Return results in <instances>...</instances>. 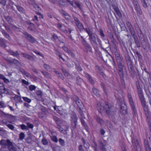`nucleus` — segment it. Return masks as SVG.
Masks as SVG:
<instances>
[{"label":"nucleus","instance_id":"43","mask_svg":"<svg viewBox=\"0 0 151 151\" xmlns=\"http://www.w3.org/2000/svg\"><path fill=\"white\" fill-rule=\"evenodd\" d=\"M14 99L16 102H20L22 101L21 97L17 95H15Z\"/></svg>","mask_w":151,"mask_h":151},{"label":"nucleus","instance_id":"62","mask_svg":"<svg viewBox=\"0 0 151 151\" xmlns=\"http://www.w3.org/2000/svg\"><path fill=\"white\" fill-rule=\"evenodd\" d=\"M109 36L112 41L114 42L115 40L113 34L110 33H109Z\"/></svg>","mask_w":151,"mask_h":151},{"label":"nucleus","instance_id":"50","mask_svg":"<svg viewBox=\"0 0 151 151\" xmlns=\"http://www.w3.org/2000/svg\"><path fill=\"white\" fill-rule=\"evenodd\" d=\"M96 120L97 122H99L101 125H103L104 124V121L101 119L100 117H97Z\"/></svg>","mask_w":151,"mask_h":151},{"label":"nucleus","instance_id":"61","mask_svg":"<svg viewBox=\"0 0 151 151\" xmlns=\"http://www.w3.org/2000/svg\"><path fill=\"white\" fill-rule=\"evenodd\" d=\"M134 42L136 45V46L137 47L139 48L140 47V43L139 40H136Z\"/></svg>","mask_w":151,"mask_h":151},{"label":"nucleus","instance_id":"44","mask_svg":"<svg viewBox=\"0 0 151 151\" xmlns=\"http://www.w3.org/2000/svg\"><path fill=\"white\" fill-rule=\"evenodd\" d=\"M67 2H68L70 4H71L72 6L75 8H77V3H73V1H71L70 0H66Z\"/></svg>","mask_w":151,"mask_h":151},{"label":"nucleus","instance_id":"42","mask_svg":"<svg viewBox=\"0 0 151 151\" xmlns=\"http://www.w3.org/2000/svg\"><path fill=\"white\" fill-rule=\"evenodd\" d=\"M41 142L45 145H48L49 144L48 141L45 138H43L41 140Z\"/></svg>","mask_w":151,"mask_h":151},{"label":"nucleus","instance_id":"17","mask_svg":"<svg viewBox=\"0 0 151 151\" xmlns=\"http://www.w3.org/2000/svg\"><path fill=\"white\" fill-rule=\"evenodd\" d=\"M7 41L4 38L0 37V46L3 47L5 48L6 47Z\"/></svg>","mask_w":151,"mask_h":151},{"label":"nucleus","instance_id":"8","mask_svg":"<svg viewBox=\"0 0 151 151\" xmlns=\"http://www.w3.org/2000/svg\"><path fill=\"white\" fill-rule=\"evenodd\" d=\"M72 99L77 104L79 108L83 109V105L81 100L76 95L72 96Z\"/></svg>","mask_w":151,"mask_h":151},{"label":"nucleus","instance_id":"59","mask_svg":"<svg viewBox=\"0 0 151 151\" xmlns=\"http://www.w3.org/2000/svg\"><path fill=\"white\" fill-rule=\"evenodd\" d=\"M25 137V134L23 132H21L19 135V139L20 140H23Z\"/></svg>","mask_w":151,"mask_h":151},{"label":"nucleus","instance_id":"33","mask_svg":"<svg viewBox=\"0 0 151 151\" xmlns=\"http://www.w3.org/2000/svg\"><path fill=\"white\" fill-rule=\"evenodd\" d=\"M76 25L79 29L80 31L84 30L86 31V30H85L86 29H88V28H84L83 25L80 22H79V23L76 24Z\"/></svg>","mask_w":151,"mask_h":151},{"label":"nucleus","instance_id":"64","mask_svg":"<svg viewBox=\"0 0 151 151\" xmlns=\"http://www.w3.org/2000/svg\"><path fill=\"white\" fill-rule=\"evenodd\" d=\"M41 72L42 73V74L45 76V77H47L49 76V74L48 72L45 71H41Z\"/></svg>","mask_w":151,"mask_h":151},{"label":"nucleus","instance_id":"16","mask_svg":"<svg viewBox=\"0 0 151 151\" xmlns=\"http://www.w3.org/2000/svg\"><path fill=\"white\" fill-rule=\"evenodd\" d=\"M129 69V73L130 74L132 78H134L135 76L134 70L133 69V65H131L130 66H128Z\"/></svg>","mask_w":151,"mask_h":151},{"label":"nucleus","instance_id":"15","mask_svg":"<svg viewBox=\"0 0 151 151\" xmlns=\"http://www.w3.org/2000/svg\"><path fill=\"white\" fill-rule=\"evenodd\" d=\"M21 55H22V57L24 58L33 61H35V58L32 56L26 53L22 52L20 54Z\"/></svg>","mask_w":151,"mask_h":151},{"label":"nucleus","instance_id":"20","mask_svg":"<svg viewBox=\"0 0 151 151\" xmlns=\"http://www.w3.org/2000/svg\"><path fill=\"white\" fill-rule=\"evenodd\" d=\"M52 119L56 123L57 126L61 125L62 124V121L56 116H53Z\"/></svg>","mask_w":151,"mask_h":151},{"label":"nucleus","instance_id":"40","mask_svg":"<svg viewBox=\"0 0 151 151\" xmlns=\"http://www.w3.org/2000/svg\"><path fill=\"white\" fill-rule=\"evenodd\" d=\"M43 66L44 68L47 71H50L51 70L50 66L46 64H44Z\"/></svg>","mask_w":151,"mask_h":151},{"label":"nucleus","instance_id":"29","mask_svg":"<svg viewBox=\"0 0 151 151\" xmlns=\"http://www.w3.org/2000/svg\"><path fill=\"white\" fill-rule=\"evenodd\" d=\"M78 119V118L77 117V115L75 114L72 115L71 116V122H77Z\"/></svg>","mask_w":151,"mask_h":151},{"label":"nucleus","instance_id":"3","mask_svg":"<svg viewBox=\"0 0 151 151\" xmlns=\"http://www.w3.org/2000/svg\"><path fill=\"white\" fill-rule=\"evenodd\" d=\"M104 107V110H105L106 114L108 115L109 118H112L116 114V108L107 102H106Z\"/></svg>","mask_w":151,"mask_h":151},{"label":"nucleus","instance_id":"58","mask_svg":"<svg viewBox=\"0 0 151 151\" xmlns=\"http://www.w3.org/2000/svg\"><path fill=\"white\" fill-rule=\"evenodd\" d=\"M135 53L137 55L138 57V60L139 61L141 59H142V56L140 53L138 51H136L135 52Z\"/></svg>","mask_w":151,"mask_h":151},{"label":"nucleus","instance_id":"37","mask_svg":"<svg viewBox=\"0 0 151 151\" xmlns=\"http://www.w3.org/2000/svg\"><path fill=\"white\" fill-rule=\"evenodd\" d=\"M83 80L79 76L76 78V83L78 85L81 86L83 81Z\"/></svg>","mask_w":151,"mask_h":151},{"label":"nucleus","instance_id":"60","mask_svg":"<svg viewBox=\"0 0 151 151\" xmlns=\"http://www.w3.org/2000/svg\"><path fill=\"white\" fill-rule=\"evenodd\" d=\"M29 90L30 91H32L35 90L36 87L33 85H31L29 86Z\"/></svg>","mask_w":151,"mask_h":151},{"label":"nucleus","instance_id":"34","mask_svg":"<svg viewBox=\"0 0 151 151\" xmlns=\"http://www.w3.org/2000/svg\"><path fill=\"white\" fill-rule=\"evenodd\" d=\"M62 70L65 76L68 78L70 76V75L67 71L64 68H62Z\"/></svg>","mask_w":151,"mask_h":151},{"label":"nucleus","instance_id":"49","mask_svg":"<svg viewBox=\"0 0 151 151\" xmlns=\"http://www.w3.org/2000/svg\"><path fill=\"white\" fill-rule=\"evenodd\" d=\"M77 122H71V127L73 129H76L77 127Z\"/></svg>","mask_w":151,"mask_h":151},{"label":"nucleus","instance_id":"54","mask_svg":"<svg viewBox=\"0 0 151 151\" xmlns=\"http://www.w3.org/2000/svg\"><path fill=\"white\" fill-rule=\"evenodd\" d=\"M59 141L60 144L62 146H65V141L61 138H60L59 139Z\"/></svg>","mask_w":151,"mask_h":151},{"label":"nucleus","instance_id":"1","mask_svg":"<svg viewBox=\"0 0 151 151\" xmlns=\"http://www.w3.org/2000/svg\"><path fill=\"white\" fill-rule=\"evenodd\" d=\"M85 30L89 36L88 40L91 44L92 45H96L97 44V41L99 43L100 47L104 50V49L102 47L101 41L99 37L96 34L93 33L89 29H86Z\"/></svg>","mask_w":151,"mask_h":151},{"label":"nucleus","instance_id":"31","mask_svg":"<svg viewBox=\"0 0 151 151\" xmlns=\"http://www.w3.org/2000/svg\"><path fill=\"white\" fill-rule=\"evenodd\" d=\"M116 14L114 13V14L115 15V17L116 18H121L122 17V14L119 10V9H118L115 11Z\"/></svg>","mask_w":151,"mask_h":151},{"label":"nucleus","instance_id":"55","mask_svg":"<svg viewBox=\"0 0 151 151\" xmlns=\"http://www.w3.org/2000/svg\"><path fill=\"white\" fill-rule=\"evenodd\" d=\"M0 144L2 145H7V140H5L4 139H2L0 141Z\"/></svg>","mask_w":151,"mask_h":151},{"label":"nucleus","instance_id":"13","mask_svg":"<svg viewBox=\"0 0 151 151\" xmlns=\"http://www.w3.org/2000/svg\"><path fill=\"white\" fill-rule=\"evenodd\" d=\"M7 52L10 55H12L14 57H16L18 59H19V58H20V57L19 56L20 54L19 53L18 51H16L14 52L11 49H9L7 50Z\"/></svg>","mask_w":151,"mask_h":151},{"label":"nucleus","instance_id":"53","mask_svg":"<svg viewBox=\"0 0 151 151\" xmlns=\"http://www.w3.org/2000/svg\"><path fill=\"white\" fill-rule=\"evenodd\" d=\"M99 33L100 35L101 36V37L102 38L104 39V38L105 37V35L104 33L103 30L101 28L99 29Z\"/></svg>","mask_w":151,"mask_h":151},{"label":"nucleus","instance_id":"2","mask_svg":"<svg viewBox=\"0 0 151 151\" xmlns=\"http://www.w3.org/2000/svg\"><path fill=\"white\" fill-rule=\"evenodd\" d=\"M117 63L118 68L117 70L121 79V81L122 86L125 88V84L124 79V73L123 68H125L124 65V61H122Z\"/></svg>","mask_w":151,"mask_h":151},{"label":"nucleus","instance_id":"5","mask_svg":"<svg viewBox=\"0 0 151 151\" xmlns=\"http://www.w3.org/2000/svg\"><path fill=\"white\" fill-rule=\"evenodd\" d=\"M144 147L146 151H151V138L148 136L144 141Z\"/></svg>","mask_w":151,"mask_h":151},{"label":"nucleus","instance_id":"38","mask_svg":"<svg viewBox=\"0 0 151 151\" xmlns=\"http://www.w3.org/2000/svg\"><path fill=\"white\" fill-rule=\"evenodd\" d=\"M100 149L102 151H106V148L105 147V145L102 142H100L99 143Z\"/></svg>","mask_w":151,"mask_h":151},{"label":"nucleus","instance_id":"51","mask_svg":"<svg viewBox=\"0 0 151 151\" xmlns=\"http://www.w3.org/2000/svg\"><path fill=\"white\" fill-rule=\"evenodd\" d=\"M137 11V14L139 15H142V12L140 6L135 9Z\"/></svg>","mask_w":151,"mask_h":151},{"label":"nucleus","instance_id":"6","mask_svg":"<svg viewBox=\"0 0 151 151\" xmlns=\"http://www.w3.org/2000/svg\"><path fill=\"white\" fill-rule=\"evenodd\" d=\"M125 50L124 52V55L125 61L128 66L132 65V61L131 60V58L130 56L129 53L126 47L125 48Z\"/></svg>","mask_w":151,"mask_h":151},{"label":"nucleus","instance_id":"9","mask_svg":"<svg viewBox=\"0 0 151 151\" xmlns=\"http://www.w3.org/2000/svg\"><path fill=\"white\" fill-rule=\"evenodd\" d=\"M7 146L9 151H17L16 147L13 145V143L8 139H7Z\"/></svg>","mask_w":151,"mask_h":151},{"label":"nucleus","instance_id":"47","mask_svg":"<svg viewBox=\"0 0 151 151\" xmlns=\"http://www.w3.org/2000/svg\"><path fill=\"white\" fill-rule=\"evenodd\" d=\"M96 107L98 109H102L103 110L104 109V106H102L101 103L100 102H98L97 103Z\"/></svg>","mask_w":151,"mask_h":151},{"label":"nucleus","instance_id":"19","mask_svg":"<svg viewBox=\"0 0 151 151\" xmlns=\"http://www.w3.org/2000/svg\"><path fill=\"white\" fill-rule=\"evenodd\" d=\"M137 34L140 40H142L143 37H144V34L140 28L136 30Z\"/></svg>","mask_w":151,"mask_h":151},{"label":"nucleus","instance_id":"46","mask_svg":"<svg viewBox=\"0 0 151 151\" xmlns=\"http://www.w3.org/2000/svg\"><path fill=\"white\" fill-rule=\"evenodd\" d=\"M25 142L28 144L32 143V139L31 136H29L25 139Z\"/></svg>","mask_w":151,"mask_h":151},{"label":"nucleus","instance_id":"36","mask_svg":"<svg viewBox=\"0 0 151 151\" xmlns=\"http://www.w3.org/2000/svg\"><path fill=\"white\" fill-rule=\"evenodd\" d=\"M4 17L9 24H11L12 20L11 17L9 16H4Z\"/></svg>","mask_w":151,"mask_h":151},{"label":"nucleus","instance_id":"48","mask_svg":"<svg viewBox=\"0 0 151 151\" xmlns=\"http://www.w3.org/2000/svg\"><path fill=\"white\" fill-rule=\"evenodd\" d=\"M6 91V89L4 86H0V92L1 93H4Z\"/></svg>","mask_w":151,"mask_h":151},{"label":"nucleus","instance_id":"11","mask_svg":"<svg viewBox=\"0 0 151 151\" xmlns=\"http://www.w3.org/2000/svg\"><path fill=\"white\" fill-rule=\"evenodd\" d=\"M1 115L4 118L7 119L9 120H14L15 119V117L14 116L8 114H6L2 111L1 114Z\"/></svg>","mask_w":151,"mask_h":151},{"label":"nucleus","instance_id":"56","mask_svg":"<svg viewBox=\"0 0 151 151\" xmlns=\"http://www.w3.org/2000/svg\"><path fill=\"white\" fill-rule=\"evenodd\" d=\"M20 126L21 128V129L23 130H28L29 128L28 127L24 124H22V125H20Z\"/></svg>","mask_w":151,"mask_h":151},{"label":"nucleus","instance_id":"14","mask_svg":"<svg viewBox=\"0 0 151 151\" xmlns=\"http://www.w3.org/2000/svg\"><path fill=\"white\" fill-rule=\"evenodd\" d=\"M2 122L3 124L6 125L10 129L13 131L14 130V127L12 124L8 123V122L12 123V122L11 121H9L8 122L4 119L2 120Z\"/></svg>","mask_w":151,"mask_h":151},{"label":"nucleus","instance_id":"27","mask_svg":"<svg viewBox=\"0 0 151 151\" xmlns=\"http://www.w3.org/2000/svg\"><path fill=\"white\" fill-rule=\"evenodd\" d=\"M55 127L58 129L60 132L64 134H67V130L64 129L63 128L61 127L60 125H57Z\"/></svg>","mask_w":151,"mask_h":151},{"label":"nucleus","instance_id":"30","mask_svg":"<svg viewBox=\"0 0 151 151\" xmlns=\"http://www.w3.org/2000/svg\"><path fill=\"white\" fill-rule=\"evenodd\" d=\"M12 64H14L16 66H18L21 65V63L20 62L15 58L12 59Z\"/></svg>","mask_w":151,"mask_h":151},{"label":"nucleus","instance_id":"25","mask_svg":"<svg viewBox=\"0 0 151 151\" xmlns=\"http://www.w3.org/2000/svg\"><path fill=\"white\" fill-rule=\"evenodd\" d=\"M145 114L147 118L146 121L149 125H151V122L150 121V116L149 114L148 111H145Z\"/></svg>","mask_w":151,"mask_h":151},{"label":"nucleus","instance_id":"28","mask_svg":"<svg viewBox=\"0 0 151 151\" xmlns=\"http://www.w3.org/2000/svg\"><path fill=\"white\" fill-rule=\"evenodd\" d=\"M18 10L21 14H25V10L23 8L19 5H15Z\"/></svg>","mask_w":151,"mask_h":151},{"label":"nucleus","instance_id":"10","mask_svg":"<svg viewBox=\"0 0 151 151\" xmlns=\"http://www.w3.org/2000/svg\"><path fill=\"white\" fill-rule=\"evenodd\" d=\"M114 52L117 63L124 61L123 58L122 56H120V54L118 52L116 48H114Z\"/></svg>","mask_w":151,"mask_h":151},{"label":"nucleus","instance_id":"23","mask_svg":"<svg viewBox=\"0 0 151 151\" xmlns=\"http://www.w3.org/2000/svg\"><path fill=\"white\" fill-rule=\"evenodd\" d=\"M84 76L88 78L89 81L92 84H94L95 83V82L92 79L91 76L87 73H84Z\"/></svg>","mask_w":151,"mask_h":151},{"label":"nucleus","instance_id":"12","mask_svg":"<svg viewBox=\"0 0 151 151\" xmlns=\"http://www.w3.org/2000/svg\"><path fill=\"white\" fill-rule=\"evenodd\" d=\"M24 34L25 36V38L28 40L30 42L32 43L35 42V39L32 35L29 34L26 32H25Z\"/></svg>","mask_w":151,"mask_h":151},{"label":"nucleus","instance_id":"52","mask_svg":"<svg viewBox=\"0 0 151 151\" xmlns=\"http://www.w3.org/2000/svg\"><path fill=\"white\" fill-rule=\"evenodd\" d=\"M85 47L87 50V52L89 51L91 52H92V49L89 44H88V45L86 46Z\"/></svg>","mask_w":151,"mask_h":151},{"label":"nucleus","instance_id":"35","mask_svg":"<svg viewBox=\"0 0 151 151\" xmlns=\"http://www.w3.org/2000/svg\"><path fill=\"white\" fill-rule=\"evenodd\" d=\"M142 40H141L140 41V43L142 45L143 47H146L147 45L146 42L145 40L144 37H143Z\"/></svg>","mask_w":151,"mask_h":151},{"label":"nucleus","instance_id":"32","mask_svg":"<svg viewBox=\"0 0 151 151\" xmlns=\"http://www.w3.org/2000/svg\"><path fill=\"white\" fill-rule=\"evenodd\" d=\"M141 3L143 7L145 9L148 7L147 5L148 0H140Z\"/></svg>","mask_w":151,"mask_h":151},{"label":"nucleus","instance_id":"57","mask_svg":"<svg viewBox=\"0 0 151 151\" xmlns=\"http://www.w3.org/2000/svg\"><path fill=\"white\" fill-rule=\"evenodd\" d=\"M22 99L25 102H27L28 103H30L31 101L30 99L27 97H23Z\"/></svg>","mask_w":151,"mask_h":151},{"label":"nucleus","instance_id":"41","mask_svg":"<svg viewBox=\"0 0 151 151\" xmlns=\"http://www.w3.org/2000/svg\"><path fill=\"white\" fill-rule=\"evenodd\" d=\"M92 91L93 93L96 96H99L100 94H99V91L95 88H93L92 89Z\"/></svg>","mask_w":151,"mask_h":151},{"label":"nucleus","instance_id":"63","mask_svg":"<svg viewBox=\"0 0 151 151\" xmlns=\"http://www.w3.org/2000/svg\"><path fill=\"white\" fill-rule=\"evenodd\" d=\"M35 93L38 96H42V92L40 90L36 91Z\"/></svg>","mask_w":151,"mask_h":151},{"label":"nucleus","instance_id":"22","mask_svg":"<svg viewBox=\"0 0 151 151\" xmlns=\"http://www.w3.org/2000/svg\"><path fill=\"white\" fill-rule=\"evenodd\" d=\"M144 89L148 97H150V94H151V93L149 87L147 85L145 84L144 86Z\"/></svg>","mask_w":151,"mask_h":151},{"label":"nucleus","instance_id":"45","mask_svg":"<svg viewBox=\"0 0 151 151\" xmlns=\"http://www.w3.org/2000/svg\"><path fill=\"white\" fill-rule=\"evenodd\" d=\"M82 109V108H79V110L78 111V112L81 116L80 117H79L80 119L81 118L82 119L85 118V117L84 116V115L83 113V111L81 109Z\"/></svg>","mask_w":151,"mask_h":151},{"label":"nucleus","instance_id":"24","mask_svg":"<svg viewBox=\"0 0 151 151\" xmlns=\"http://www.w3.org/2000/svg\"><path fill=\"white\" fill-rule=\"evenodd\" d=\"M136 85L137 89L138 95L143 94L142 91L140 88L139 83L138 81L136 82Z\"/></svg>","mask_w":151,"mask_h":151},{"label":"nucleus","instance_id":"7","mask_svg":"<svg viewBox=\"0 0 151 151\" xmlns=\"http://www.w3.org/2000/svg\"><path fill=\"white\" fill-rule=\"evenodd\" d=\"M127 96L129 99V101L130 105L131 106L132 109L134 114L136 115L137 114V110L135 108V105L133 102V99H132L131 94L128 93L127 94Z\"/></svg>","mask_w":151,"mask_h":151},{"label":"nucleus","instance_id":"4","mask_svg":"<svg viewBox=\"0 0 151 151\" xmlns=\"http://www.w3.org/2000/svg\"><path fill=\"white\" fill-rule=\"evenodd\" d=\"M126 24L127 28L126 27H124V30L126 31L128 33H129L131 35L136 33L133 26L130 22L129 21L127 22H126Z\"/></svg>","mask_w":151,"mask_h":151},{"label":"nucleus","instance_id":"21","mask_svg":"<svg viewBox=\"0 0 151 151\" xmlns=\"http://www.w3.org/2000/svg\"><path fill=\"white\" fill-rule=\"evenodd\" d=\"M1 32H2L3 35L9 40H11V38L9 35L7 33V32L4 29H1Z\"/></svg>","mask_w":151,"mask_h":151},{"label":"nucleus","instance_id":"26","mask_svg":"<svg viewBox=\"0 0 151 151\" xmlns=\"http://www.w3.org/2000/svg\"><path fill=\"white\" fill-rule=\"evenodd\" d=\"M80 120L82 125L83 126L86 131L89 132V128L86 123L83 119L81 118Z\"/></svg>","mask_w":151,"mask_h":151},{"label":"nucleus","instance_id":"18","mask_svg":"<svg viewBox=\"0 0 151 151\" xmlns=\"http://www.w3.org/2000/svg\"><path fill=\"white\" fill-rule=\"evenodd\" d=\"M138 97L142 106L146 105V102L143 94L139 95Z\"/></svg>","mask_w":151,"mask_h":151},{"label":"nucleus","instance_id":"39","mask_svg":"<svg viewBox=\"0 0 151 151\" xmlns=\"http://www.w3.org/2000/svg\"><path fill=\"white\" fill-rule=\"evenodd\" d=\"M101 87L103 88V90L105 92L106 94H107L108 93V90L106 88L105 84L103 83H101Z\"/></svg>","mask_w":151,"mask_h":151}]
</instances>
